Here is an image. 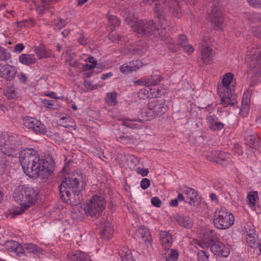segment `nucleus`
<instances>
[{"instance_id":"nucleus-1","label":"nucleus","mask_w":261,"mask_h":261,"mask_svg":"<svg viewBox=\"0 0 261 261\" xmlns=\"http://www.w3.org/2000/svg\"><path fill=\"white\" fill-rule=\"evenodd\" d=\"M18 154L23 171L28 176L44 178L50 175L55 163L50 156L40 159L37 151L32 148L24 149Z\"/></svg>"},{"instance_id":"nucleus-47","label":"nucleus","mask_w":261,"mask_h":261,"mask_svg":"<svg viewBox=\"0 0 261 261\" xmlns=\"http://www.w3.org/2000/svg\"><path fill=\"white\" fill-rule=\"evenodd\" d=\"M224 125L222 123L216 121L212 125H208V127L210 129L216 131L221 130L224 127Z\"/></svg>"},{"instance_id":"nucleus-12","label":"nucleus","mask_w":261,"mask_h":261,"mask_svg":"<svg viewBox=\"0 0 261 261\" xmlns=\"http://www.w3.org/2000/svg\"><path fill=\"white\" fill-rule=\"evenodd\" d=\"M16 73V70L13 66L0 63V77L10 81L15 78Z\"/></svg>"},{"instance_id":"nucleus-55","label":"nucleus","mask_w":261,"mask_h":261,"mask_svg":"<svg viewBox=\"0 0 261 261\" xmlns=\"http://www.w3.org/2000/svg\"><path fill=\"white\" fill-rule=\"evenodd\" d=\"M249 5L255 8H261V0H247Z\"/></svg>"},{"instance_id":"nucleus-18","label":"nucleus","mask_w":261,"mask_h":261,"mask_svg":"<svg viewBox=\"0 0 261 261\" xmlns=\"http://www.w3.org/2000/svg\"><path fill=\"white\" fill-rule=\"evenodd\" d=\"M69 261H90L89 256L85 253L76 250L67 255Z\"/></svg>"},{"instance_id":"nucleus-63","label":"nucleus","mask_w":261,"mask_h":261,"mask_svg":"<svg viewBox=\"0 0 261 261\" xmlns=\"http://www.w3.org/2000/svg\"><path fill=\"white\" fill-rule=\"evenodd\" d=\"M24 46L22 43H18L15 45L14 47V51L20 53L24 49Z\"/></svg>"},{"instance_id":"nucleus-11","label":"nucleus","mask_w":261,"mask_h":261,"mask_svg":"<svg viewBox=\"0 0 261 261\" xmlns=\"http://www.w3.org/2000/svg\"><path fill=\"white\" fill-rule=\"evenodd\" d=\"M183 193L186 196L185 202L195 206L200 204L201 201L198 197V192L194 189L186 187L183 191Z\"/></svg>"},{"instance_id":"nucleus-41","label":"nucleus","mask_w":261,"mask_h":261,"mask_svg":"<svg viewBox=\"0 0 261 261\" xmlns=\"http://www.w3.org/2000/svg\"><path fill=\"white\" fill-rule=\"evenodd\" d=\"M116 92L108 93L106 98V100L109 105L114 106L117 103L116 99Z\"/></svg>"},{"instance_id":"nucleus-7","label":"nucleus","mask_w":261,"mask_h":261,"mask_svg":"<svg viewBox=\"0 0 261 261\" xmlns=\"http://www.w3.org/2000/svg\"><path fill=\"white\" fill-rule=\"evenodd\" d=\"M212 4V8L208 15V19L214 29L217 31H222L223 25V16L220 1L214 0Z\"/></svg>"},{"instance_id":"nucleus-53","label":"nucleus","mask_w":261,"mask_h":261,"mask_svg":"<svg viewBox=\"0 0 261 261\" xmlns=\"http://www.w3.org/2000/svg\"><path fill=\"white\" fill-rule=\"evenodd\" d=\"M34 20L31 18L28 20H25L18 22L19 25L21 27H29L32 26L34 24Z\"/></svg>"},{"instance_id":"nucleus-48","label":"nucleus","mask_w":261,"mask_h":261,"mask_svg":"<svg viewBox=\"0 0 261 261\" xmlns=\"http://www.w3.org/2000/svg\"><path fill=\"white\" fill-rule=\"evenodd\" d=\"M165 43L168 44V47L169 49H170L173 52H176L179 49V45L177 44H176L175 42H173L171 38V41H170V42Z\"/></svg>"},{"instance_id":"nucleus-8","label":"nucleus","mask_w":261,"mask_h":261,"mask_svg":"<svg viewBox=\"0 0 261 261\" xmlns=\"http://www.w3.org/2000/svg\"><path fill=\"white\" fill-rule=\"evenodd\" d=\"M156 24L153 20H136L132 25V29L138 34L145 36H153Z\"/></svg>"},{"instance_id":"nucleus-49","label":"nucleus","mask_w":261,"mask_h":261,"mask_svg":"<svg viewBox=\"0 0 261 261\" xmlns=\"http://www.w3.org/2000/svg\"><path fill=\"white\" fill-rule=\"evenodd\" d=\"M206 120L207 123H208V125H211V124H213L216 121L218 120V118L214 114H212L211 113H209V114L206 116Z\"/></svg>"},{"instance_id":"nucleus-26","label":"nucleus","mask_w":261,"mask_h":261,"mask_svg":"<svg viewBox=\"0 0 261 261\" xmlns=\"http://www.w3.org/2000/svg\"><path fill=\"white\" fill-rule=\"evenodd\" d=\"M208 243L211 250L214 254L217 255V253L219 252H220V251L218 250L221 249L223 244L215 238H209L208 239Z\"/></svg>"},{"instance_id":"nucleus-20","label":"nucleus","mask_w":261,"mask_h":261,"mask_svg":"<svg viewBox=\"0 0 261 261\" xmlns=\"http://www.w3.org/2000/svg\"><path fill=\"white\" fill-rule=\"evenodd\" d=\"M133 14L134 13L129 7L124 8L121 11V15L124 17L125 23L130 25L131 27L132 25L135 23V20H138L134 17Z\"/></svg>"},{"instance_id":"nucleus-23","label":"nucleus","mask_w":261,"mask_h":261,"mask_svg":"<svg viewBox=\"0 0 261 261\" xmlns=\"http://www.w3.org/2000/svg\"><path fill=\"white\" fill-rule=\"evenodd\" d=\"M34 51L39 59L47 58L54 57L51 50H46L41 46H35Z\"/></svg>"},{"instance_id":"nucleus-28","label":"nucleus","mask_w":261,"mask_h":261,"mask_svg":"<svg viewBox=\"0 0 261 261\" xmlns=\"http://www.w3.org/2000/svg\"><path fill=\"white\" fill-rule=\"evenodd\" d=\"M218 95L221 98V104H222L224 107H227L228 105L230 106H234L237 101H229V95L231 94V90H229V92H224V93L222 92L220 93L218 92Z\"/></svg>"},{"instance_id":"nucleus-34","label":"nucleus","mask_w":261,"mask_h":261,"mask_svg":"<svg viewBox=\"0 0 261 261\" xmlns=\"http://www.w3.org/2000/svg\"><path fill=\"white\" fill-rule=\"evenodd\" d=\"M117 140L122 144L130 146L134 144L135 139L132 136L123 135L117 137Z\"/></svg>"},{"instance_id":"nucleus-56","label":"nucleus","mask_w":261,"mask_h":261,"mask_svg":"<svg viewBox=\"0 0 261 261\" xmlns=\"http://www.w3.org/2000/svg\"><path fill=\"white\" fill-rule=\"evenodd\" d=\"M150 185V180L147 178H143L141 181L140 187L143 190L147 189Z\"/></svg>"},{"instance_id":"nucleus-36","label":"nucleus","mask_w":261,"mask_h":261,"mask_svg":"<svg viewBox=\"0 0 261 261\" xmlns=\"http://www.w3.org/2000/svg\"><path fill=\"white\" fill-rule=\"evenodd\" d=\"M122 261H135L132 251L127 248L121 250L119 253Z\"/></svg>"},{"instance_id":"nucleus-35","label":"nucleus","mask_w":261,"mask_h":261,"mask_svg":"<svg viewBox=\"0 0 261 261\" xmlns=\"http://www.w3.org/2000/svg\"><path fill=\"white\" fill-rule=\"evenodd\" d=\"M169 9L170 12L175 17H178L179 16L180 10L178 3L172 0L169 4Z\"/></svg>"},{"instance_id":"nucleus-5","label":"nucleus","mask_w":261,"mask_h":261,"mask_svg":"<svg viewBox=\"0 0 261 261\" xmlns=\"http://www.w3.org/2000/svg\"><path fill=\"white\" fill-rule=\"evenodd\" d=\"M106 204L104 197L101 195H96L84 207L85 213L87 216L97 218L105 209Z\"/></svg>"},{"instance_id":"nucleus-46","label":"nucleus","mask_w":261,"mask_h":261,"mask_svg":"<svg viewBox=\"0 0 261 261\" xmlns=\"http://www.w3.org/2000/svg\"><path fill=\"white\" fill-rule=\"evenodd\" d=\"M19 246V243L15 241H10L7 242L6 246L7 249L10 251L14 252L15 248Z\"/></svg>"},{"instance_id":"nucleus-9","label":"nucleus","mask_w":261,"mask_h":261,"mask_svg":"<svg viewBox=\"0 0 261 261\" xmlns=\"http://www.w3.org/2000/svg\"><path fill=\"white\" fill-rule=\"evenodd\" d=\"M147 109L150 111L147 113H152L153 114L152 117L161 116L167 111L168 107L165 99H160L149 102L147 104Z\"/></svg>"},{"instance_id":"nucleus-14","label":"nucleus","mask_w":261,"mask_h":261,"mask_svg":"<svg viewBox=\"0 0 261 261\" xmlns=\"http://www.w3.org/2000/svg\"><path fill=\"white\" fill-rule=\"evenodd\" d=\"M164 92L159 89L152 88L147 86L141 89L139 92V96L142 99L151 98L152 97H159Z\"/></svg>"},{"instance_id":"nucleus-38","label":"nucleus","mask_w":261,"mask_h":261,"mask_svg":"<svg viewBox=\"0 0 261 261\" xmlns=\"http://www.w3.org/2000/svg\"><path fill=\"white\" fill-rule=\"evenodd\" d=\"M229 154L224 152H220L218 154V157L217 159L218 160L219 163L222 166H226L228 164V159L229 158Z\"/></svg>"},{"instance_id":"nucleus-22","label":"nucleus","mask_w":261,"mask_h":261,"mask_svg":"<svg viewBox=\"0 0 261 261\" xmlns=\"http://www.w3.org/2000/svg\"><path fill=\"white\" fill-rule=\"evenodd\" d=\"M174 219L178 224L182 227L190 228L192 227L193 223L189 217L184 215H176Z\"/></svg>"},{"instance_id":"nucleus-51","label":"nucleus","mask_w":261,"mask_h":261,"mask_svg":"<svg viewBox=\"0 0 261 261\" xmlns=\"http://www.w3.org/2000/svg\"><path fill=\"white\" fill-rule=\"evenodd\" d=\"M9 164L10 163L7 159V157L4 156L2 158L0 161V165L3 171H4L5 169H7V168L9 166Z\"/></svg>"},{"instance_id":"nucleus-59","label":"nucleus","mask_w":261,"mask_h":261,"mask_svg":"<svg viewBox=\"0 0 261 261\" xmlns=\"http://www.w3.org/2000/svg\"><path fill=\"white\" fill-rule=\"evenodd\" d=\"M151 202L152 204L156 207H160L162 203L161 200L158 197H154L152 198Z\"/></svg>"},{"instance_id":"nucleus-32","label":"nucleus","mask_w":261,"mask_h":261,"mask_svg":"<svg viewBox=\"0 0 261 261\" xmlns=\"http://www.w3.org/2000/svg\"><path fill=\"white\" fill-rule=\"evenodd\" d=\"M66 24V20L60 17H58L54 19L52 21V25L54 27V29L57 31H60L61 30L65 27Z\"/></svg>"},{"instance_id":"nucleus-30","label":"nucleus","mask_w":261,"mask_h":261,"mask_svg":"<svg viewBox=\"0 0 261 261\" xmlns=\"http://www.w3.org/2000/svg\"><path fill=\"white\" fill-rule=\"evenodd\" d=\"M25 254L33 253L34 255H39L42 254V250L41 248L33 244H25Z\"/></svg>"},{"instance_id":"nucleus-6","label":"nucleus","mask_w":261,"mask_h":261,"mask_svg":"<svg viewBox=\"0 0 261 261\" xmlns=\"http://www.w3.org/2000/svg\"><path fill=\"white\" fill-rule=\"evenodd\" d=\"M85 184L80 175H69L64 178L61 185L59 186V191L60 193H63L64 189L65 191H76V192L79 193L84 188Z\"/></svg>"},{"instance_id":"nucleus-64","label":"nucleus","mask_w":261,"mask_h":261,"mask_svg":"<svg viewBox=\"0 0 261 261\" xmlns=\"http://www.w3.org/2000/svg\"><path fill=\"white\" fill-rule=\"evenodd\" d=\"M248 201L249 202V204L250 205V206H254L255 204V197L253 195H249L247 196Z\"/></svg>"},{"instance_id":"nucleus-27","label":"nucleus","mask_w":261,"mask_h":261,"mask_svg":"<svg viewBox=\"0 0 261 261\" xmlns=\"http://www.w3.org/2000/svg\"><path fill=\"white\" fill-rule=\"evenodd\" d=\"M154 12L161 23L164 24V22L166 21V17L163 6L161 4L155 3Z\"/></svg>"},{"instance_id":"nucleus-15","label":"nucleus","mask_w":261,"mask_h":261,"mask_svg":"<svg viewBox=\"0 0 261 261\" xmlns=\"http://www.w3.org/2000/svg\"><path fill=\"white\" fill-rule=\"evenodd\" d=\"M233 74L231 72L226 73L222 80V85L218 86V92L221 93L224 92H229L231 90L230 88V84L232 80Z\"/></svg>"},{"instance_id":"nucleus-29","label":"nucleus","mask_w":261,"mask_h":261,"mask_svg":"<svg viewBox=\"0 0 261 261\" xmlns=\"http://www.w3.org/2000/svg\"><path fill=\"white\" fill-rule=\"evenodd\" d=\"M251 93L249 91H246L243 96L242 99V108L241 110L245 112L249 111L250 109V99Z\"/></svg>"},{"instance_id":"nucleus-10","label":"nucleus","mask_w":261,"mask_h":261,"mask_svg":"<svg viewBox=\"0 0 261 261\" xmlns=\"http://www.w3.org/2000/svg\"><path fill=\"white\" fill-rule=\"evenodd\" d=\"M64 190H65L64 189ZM60 192V198L67 204L71 206H76L80 204L83 200L82 192H76V191H70L69 190L63 191Z\"/></svg>"},{"instance_id":"nucleus-45","label":"nucleus","mask_w":261,"mask_h":261,"mask_svg":"<svg viewBox=\"0 0 261 261\" xmlns=\"http://www.w3.org/2000/svg\"><path fill=\"white\" fill-rule=\"evenodd\" d=\"M109 21L110 24L111 25L113 26L114 28H116L119 26L121 23V21L120 20V19L117 17L113 15H111L109 16Z\"/></svg>"},{"instance_id":"nucleus-13","label":"nucleus","mask_w":261,"mask_h":261,"mask_svg":"<svg viewBox=\"0 0 261 261\" xmlns=\"http://www.w3.org/2000/svg\"><path fill=\"white\" fill-rule=\"evenodd\" d=\"M142 66L143 63L140 60L132 61L122 65L120 67V71L124 74H128L134 71H136Z\"/></svg>"},{"instance_id":"nucleus-50","label":"nucleus","mask_w":261,"mask_h":261,"mask_svg":"<svg viewBox=\"0 0 261 261\" xmlns=\"http://www.w3.org/2000/svg\"><path fill=\"white\" fill-rule=\"evenodd\" d=\"M108 36L109 39L114 42H118L121 40L120 36L116 32L110 33Z\"/></svg>"},{"instance_id":"nucleus-4","label":"nucleus","mask_w":261,"mask_h":261,"mask_svg":"<svg viewBox=\"0 0 261 261\" xmlns=\"http://www.w3.org/2000/svg\"><path fill=\"white\" fill-rule=\"evenodd\" d=\"M234 221L233 215L225 208L217 209L213 216L214 225L219 229L228 228L233 224Z\"/></svg>"},{"instance_id":"nucleus-60","label":"nucleus","mask_w":261,"mask_h":261,"mask_svg":"<svg viewBox=\"0 0 261 261\" xmlns=\"http://www.w3.org/2000/svg\"><path fill=\"white\" fill-rule=\"evenodd\" d=\"M136 121V119L125 120L123 121L122 124H123V125L126 126L127 127H129V128H135V126H134V124H132L131 123V122H134V121Z\"/></svg>"},{"instance_id":"nucleus-2","label":"nucleus","mask_w":261,"mask_h":261,"mask_svg":"<svg viewBox=\"0 0 261 261\" xmlns=\"http://www.w3.org/2000/svg\"><path fill=\"white\" fill-rule=\"evenodd\" d=\"M0 150L7 156L18 155L23 150L19 137L15 134L2 133L0 135Z\"/></svg>"},{"instance_id":"nucleus-52","label":"nucleus","mask_w":261,"mask_h":261,"mask_svg":"<svg viewBox=\"0 0 261 261\" xmlns=\"http://www.w3.org/2000/svg\"><path fill=\"white\" fill-rule=\"evenodd\" d=\"M188 43L187 38L184 34H180L178 36V43L177 44L182 46L184 44Z\"/></svg>"},{"instance_id":"nucleus-19","label":"nucleus","mask_w":261,"mask_h":261,"mask_svg":"<svg viewBox=\"0 0 261 261\" xmlns=\"http://www.w3.org/2000/svg\"><path fill=\"white\" fill-rule=\"evenodd\" d=\"M153 37L160 38L165 43H168L171 41V37L169 36V33L167 31V29L165 28H163L162 27L160 28H157L156 25H155Z\"/></svg>"},{"instance_id":"nucleus-44","label":"nucleus","mask_w":261,"mask_h":261,"mask_svg":"<svg viewBox=\"0 0 261 261\" xmlns=\"http://www.w3.org/2000/svg\"><path fill=\"white\" fill-rule=\"evenodd\" d=\"M11 57L10 54L3 47H0V60L7 61Z\"/></svg>"},{"instance_id":"nucleus-25","label":"nucleus","mask_w":261,"mask_h":261,"mask_svg":"<svg viewBox=\"0 0 261 261\" xmlns=\"http://www.w3.org/2000/svg\"><path fill=\"white\" fill-rule=\"evenodd\" d=\"M137 235L140 238L139 239H142L145 243L148 242L149 243L152 240V237L149 230L142 226L138 228Z\"/></svg>"},{"instance_id":"nucleus-37","label":"nucleus","mask_w":261,"mask_h":261,"mask_svg":"<svg viewBox=\"0 0 261 261\" xmlns=\"http://www.w3.org/2000/svg\"><path fill=\"white\" fill-rule=\"evenodd\" d=\"M247 242L251 248H256L259 244L258 242L257 237L256 234L252 235L251 233L247 234Z\"/></svg>"},{"instance_id":"nucleus-24","label":"nucleus","mask_w":261,"mask_h":261,"mask_svg":"<svg viewBox=\"0 0 261 261\" xmlns=\"http://www.w3.org/2000/svg\"><path fill=\"white\" fill-rule=\"evenodd\" d=\"M246 143L250 147L256 149L260 146V139L256 134L248 136L246 138Z\"/></svg>"},{"instance_id":"nucleus-42","label":"nucleus","mask_w":261,"mask_h":261,"mask_svg":"<svg viewBox=\"0 0 261 261\" xmlns=\"http://www.w3.org/2000/svg\"><path fill=\"white\" fill-rule=\"evenodd\" d=\"M37 123L33 132L36 134H45L47 132L46 126L40 120Z\"/></svg>"},{"instance_id":"nucleus-17","label":"nucleus","mask_w":261,"mask_h":261,"mask_svg":"<svg viewBox=\"0 0 261 261\" xmlns=\"http://www.w3.org/2000/svg\"><path fill=\"white\" fill-rule=\"evenodd\" d=\"M199 45L202 47L201 49V60L205 64H210L212 59V49L208 46H205L203 42H200Z\"/></svg>"},{"instance_id":"nucleus-40","label":"nucleus","mask_w":261,"mask_h":261,"mask_svg":"<svg viewBox=\"0 0 261 261\" xmlns=\"http://www.w3.org/2000/svg\"><path fill=\"white\" fill-rule=\"evenodd\" d=\"M256 62L257 64V67H255V76L261 81V52L258 54L256 57Z\"/></svg>"},{"instance_id":"nucleus-54","label":"nucleus","mask_w":261,"mask_h":261,"mask_svg":"<svg viewBox=\"0 0 261 261\" xmlns=\"http://www.w3.org/2000/svg\"><path fill=\"white\" fill-rule=\"evenodd\" d=\"M253 35L257 38H261V25L255 26L252 28Z\"/></svg>"},{"instance_id":"nucleus-16","label":"nucleus","mask_w":261,"mask_h":261,"mask_svg":"<svg viewBox=\"0 0 261 261\" xmlns=\"http://www.w3.org/2000/svg\"><path fill=\"white\" fill-rule=\"evenodd\" d=\"M101 227V230L99 232L101 238L105 240H110L114 233L111 223L109 221L105 222Z\"/></svg>"},{"instance_id":"nucleus-31","label":"nucleus","mask_w":261,"mask_h":261,"mask_svg":"<svg viewBox=\"0 0 261 261\" xmlns=\"http://www.w3.org/2000/svg\"><path fill=\"white\" fill-rule=\"evenodd\" d=\"M19 61L23 64L29 65L35 63L36 59L33 55L22 54L19 58Z\"/></svg>"},{"instance_id":"nucleus-33","label":"nucleus","mask_w":261,"mask_h":261,"mask_svg":"<svg viewBox=\"0 0 261 261\" xmlns=\"http://www.w3.org/2000/svg\"><path fill=\"white\" fill-rule=\"evenodd\" d=\"M38 120L32 118L25 117L23 120V125L27 128L31 129L33 131L34 130L37 124H38Z\"/></svg>"},{"instance_id":"nucleus-21","label":"nucleus","mask_w":261,"mask_h":261,"mask_svg":"<svg viewBox=\"0 0 261 261\" xmlns=\"http://www.w3.org/2000/svg\"><path fill=\"white\" fill-rule=\"evenodd\" d=\"M160 241L165 249L169 250L172 244V238L170 233L167 231H160Z\"/></svg>"},{"instance_id":"nucleus-43","label":"nucleus","mask_w":261,"mask_h":261,"mask_svg":"<svg viewBox=\"0 0 261 261\" xmlns=\"http://www.w3.org/2000/svg\"><path fill=\"white\" fill-rule=\"evenodd\" d=\"M218 251H220V252L217 253V256L219 257H226L230 253L229 247L225 246L224 244Z\"/></svg>"},{"instance_id":"nucleus-3","label":"nucleus","mask_w":261,"mask_h":261,"mask_svg":"<svg viewBox=\"0 0 261 261\" xmlns=\"http://www.w3.org/2000/svg\"><path fill=\"white\" fill-rule=\"evenodd\" d=\"M38 194V192L33 188L24 185L15 189L13 197L20 205L26 209L35 203Z\"/></svg>"},{"instance_id":"nucleus-61","label":"nucleus","mask_w":261,"mask_h":261,"mask_svg":"<svg viewBox=\"0 0 261 261\" xmlns=\"http://www.w3.org/2000/svg\"><path fill=\"white\" fill-rule=\"evenodd\" d=\"M181 47L183 48L185 52H187L189 54H191L194 50L193 46L191 44H188V43L184 44Z\"/></svg>"},{"instance_id":"nucleus-57","label":"nucleus","mask_w":261,"mask_h":261,"mask_svg":"<svg viewBox=\"0 0 261 261\" xmlns=\"http://www.w3.org/2000/svg\"><path fill=\"white\" fill-rule=\"evenodd\" d=\"M14 252L18 255H20L23 253H25V244L23 247H22L20 244H19V246L15 248Z\"/></svg>"},{"instance_id":"nucleus-62","label":"nucleus","mask_w":261,"mask_h":261,"mask_svg":"<svg viewBox=\"0 0 261 261\" xmlns=\"http://www.w3.org/2000/svg\"><path fill=\"white\" fill-rule=\"evenodd\" d=\"M233 151L238 155L243 154V150L238 144H235L233 148Z\"/></svg>"},{"instance_id":"nucleus-58","label":"nucleus","mask_w":261,"mask_h":261,"mask_svg":"<svg viewBox=\"0 0 261 261\" xmlns=\"http://www.w3.org/2000/svg\"><path fill=\"white\" fill-rule=\"evenodd\" d=\"M170 253L169 254V257L176 260L178 257V251L176 249H170Z\"/></svg>"},{"instance_id":"nucleus-39","label":"nucleus","mask_w":261,"mask_h":261,"mask_svg":"<svg viewBox=\"0 0 261 261\" xmlns=\"http://www.w3.org/2000/svg\"><path fill=\"white\" fill-rule=\"evenodd\" d=\"M161 81V76L160 75L153 74L151 75L150 77L147 79V81H146V83L150 87V86L156 85Z\"/></svg>"}]
</instances>
